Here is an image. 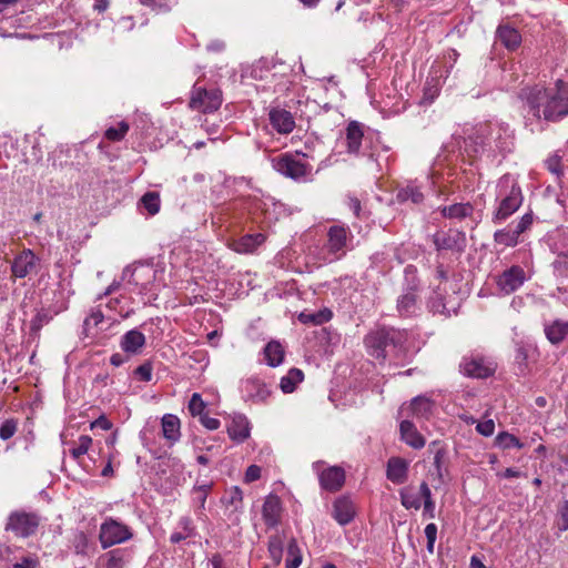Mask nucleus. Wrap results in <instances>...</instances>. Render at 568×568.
I'll list each match as a JSON object with an SVG mask.
<instances>
[{
    "mask_svg": "<svg viewBox=\"0 0 568 568\" xmlns=\"http://www.w3.org/2000/svg\"><path fill=\"white\" fill-rule=\"evenodd\" d=\"M519 99L527 120L557 122L568 115V83L562 80H558L554 88H524Z\"/></svg>",
    "mask_w": 568,
    "mask_h": 568,
    "instance_id": "nucleus-1",
    "label": "nucleus"
},
{
    "mask_svg": "<svg viewBox=\"0 0 568 568\" xmlns=\"http://www.w3.org/2000/svg\"><path fill=\"white\" fill-rule=\"evenodd\" d=\"M496 200L498 205L493 214V222L496 224L507 220L521 206L523 192L513 175L505 174L498 180Z\"/></svg>",
    "mask_w": 568,
    "mask_h": 568,
    "instance_id": "nucleus-2",
    "label": "nucleus"
},
{
    "mask_svg": "<svg viewBox=\"0 0 568 568\" xmlns=\"http://www.w3.org/2000/svg\"><path fill=\"white\" fill-rule=\"evenodd\" d=\"M406 333L394 327H377L371 331L364 338L367 353L378 359L384 361L390 348L402 347L406 342Z\"/></svg>",
    "mask_w": 568,
    "mask_h": 568,
    "instance_id": "nucleus-3",
    "label": "nucleus"
},
{
    "mask_svg": "<svg viewBox=\"0 0 568 568\" xmlns=\"http://www.w3.org/2000/svg\"><path fill=\"white\" fill-rule=\"evenodd\" d=\"M378 142V134L365 130V125L357 121H351L344 135L343 144L346 148V152L355 156H368L374 159L376 153V146L374 143Z\"/></svg>",
    "mask_w": 568,
    "mask_h": 568,
    "instance_id": "nucleus-4",
    "label": "nucleus"
},
{
    "mask_svg": "<svg viewBox=\"0 0 568 568\" xmlns=\"http://www.w3.org/2000/svg\"><path fill=\"white\" fill-rule=\"evenodd\" d=\"M132 538L131 528L113 517H106L100 526L99 541L102 549L126 542Z\"/></svg>",
    "mask_w": 568,
    "mask_h": 568,
    "instance_id": "nucleus-5",
    "label": "nucleus"
},
{
    "mask_svg": "<svg viewBox=\"0 0 568 568\" xmlns=\"http://www.w3.org/2000/svg\"><path fill=\"white\" fill-rule=\"evenodd\" d=\"M272 163L278 173L295 181H303L312 173V165L290 153L273 159Z\"/></svg>",
    "mask_w": 568,
    "mask_h": 568,
    "instance_id": "nucleus-6",
    "label": "nucleus"
},
{
    "mask_svg": "<svg viewBox=\"0 0 568 568\" xmlns=\"http://www.w3.org/2000/svg\"><path fill=\"white\" fill-rule=\"evenodd\" d=\"M349 229L343 225H333L327 231V243L325 250L326 261L338 260L346 254Z\"/></svg>",
    "mask_w": 568,
    "mask_h": 568,
    "instance_id": "nucleus-7",
    "label": "nucleus"
},
{
    "mask_svg": "<svg viewBox=\"0 0 568 568\" xmlns=\"http://www.w3.org/2000/svg\"><path fill=\"white\" fill-rule=\"evenodd\" d=\"M40 519L34 513L13 511L8 518L6 530L18 537H29L37 531Z\"/></svg>",
    "mask_w": 568,
    "mask_h": 568,
    "instance_id": "nucleus-8",
    "label": "nucleus"
},
{
    "mask_svg": "<svg viewBox=\"0 0 568 568\" xmlns=\"http://www.w3.org/2000/svg\"><path fill=\"white\" fill-rule=\"evenodd\" d=\"M222 104V93L217 89L206 90L194 87L190 99L192 110L211 113L216 111Z\"/></svg>",
    "mask_w": 568,
    "mask_h": 568,
    "instance_id": "nucleus-9",
    "label": "nucleus"
},
{
    "mask_svg": "<svg viewBox=\"0 0 568 568\" xmlns=\"http://www.w3.org/2000/svg\"><path fill=\"white\" fill-rule=\"evenodd\" d=\"M322 460L313 463V470L317 474L320 485L323 489L334 493L342 488L345 481V471L338 466L324 468Z\"/></svg>",
    "mask_w": 568,
    "mask_h": 568,
    "instance_id": "nucleus-10",
    "label": "nucleus"
},
{
    "mask_svg": "<svg viewBox=\"0 0 568 568\" xmlns=\"http://www.w3.org/2000/svg\"><path fill=\"white\" fill-rule=\"evenodd\" d=\"M539 357L538 348L530 343H518L515 352V369L518 376L526 377L532 373Z\"/></svg>",
    "mask_w": 568,
    "mask_h": 568,
    "instance_id": "nucleus-11",
    "label": "nucleus"
},
{
    "mask_svg": "<svg viewBox=\"0 0 568 568\" xmlns=\"http://www.w3.org/2000/svg\"><path fill=\"white\" fill-rule=\"evenodd\" d=\"M527 278L521 266L513 265L496 277V285L503 294L508 295L520 288Z\"/></svg>",
    "mask_w": 568,
    "mask_h": 568,
    "instance_id": "nucleus-12",
    "label": "nucleus"
},
{
    "mask_svg": "<svg viewBox=\"0 0 568 568\" xmlns=\"http://www.w3.org/2000/svg\"><path fill=\"white\" fill-rule=\"evenodd\" d=\"M460 372L473 378H487L495 372V365L480 356H466L460 362Z\"/></svg>",
    "mask_w": 568,
    "mask_h": 568,
    "instance_id": "nucleus-13",
    "label": "nucleus"
},
{
    "mask_svg": "<svg viewBox=\"0 0 568 568\" xmlns=\"http://www.w3.org/2000/svg\"><path fill=\"white\" fill-rule=\"evenodd\" d=\"M491 123H483L473 129V132L465 139V151L470 154H478L490 146Z\"/></svg>",
    "mask_w": 568,
    "mask_h": 568,
    "instance_id": "nucleus-14",
    "label": "nucleus"
},
{
    "mask_svg": "<svg viewBox=\"0 0 568 568\" xmlns=\"http://www.w3.org/2000/svg\"><path fill=\"white\" fill-rule=\"evenodd\" d=\"M39 264V257L31 250H23L14 257L11 264L12 275L17 278H24L29 275L37 274Z\"/></svg>",
    "mask_w": 568,
    "mask_h": 568,
    "instance_id": "nucleus-15",
    "label": "nucleus"
},
{
    "mask_svg": "<svg viewBox=\"0 0 568 568\" xmlns=\"http://www.w3.org/2000/svg\"><path fill=\"white\" fill-rule=\"evenodd\" d=\"M241 394L245 402L265 403L271 396L268 386L257 377H248L241 383Z\"/></svg>",
    "mask_w": 568,
    "mask_h": 568,
    "instance_id": "nucleus-16",
    "label": "nucleus"
},
{
    "mask_svg": "<svg viewBox=\"0 0 568 568\" xmlns=\"http://www.w3.org/2000/svg\"><path fill=\"white\" fill-rule=\"evenodd\" d=\"M513 140V131L510 130L508 124L499 122L491 123L489 149L497 150L500 153L510 152L514 145Z\"/></svg>",
    "mask_w": 568,
    "mask_h": 568,
    "instance_id": "nucleus-17",
    "label": "nucleus"
},
{
    "mask_svg": "<svg viewBox=\"0 0 568 568\" xmlns=\"http://www.w3.org/2000/svg\"><path fill=\"white\" fill-rule=\"evenodd\" d=\"M433 243L438 251H463L466 244V237L465 234L459 231H442L433 235Z\"/></svg>",
    "mask_w": 568,
    "mask_h": 568,
    "instance_id": "nucleus-18",
    "label": "nucleus"
},
{
    "mask_svg": "<svg viewBox=\"0 0 568 568\" xmlns=\"http://www.w3.org/2000/svg\"><path fill=\"white\" fill-rule=\"evenodd\" d=\"M272 128L280 134H290L295 128L293 114L282 108H272L268 112Z\"/></svg>",
    "mask_w": 568,
    "mask_h": 568,
    "instance_id": "nucleus-19",
    "label": "nucleus"
},
{
    "mask_svg": "<svg viewBox=\"0 0 568 568\" xmlns=\"http://www.w3.org/2000/svg\"><path fill=\"white\" fill-rule=\"evenodd\" d=\"M262 517L267 528L276 527L282 517V503L276 495H268L262 507Z\"/></svg>",
    "mask_w": 568,
    "mask_h": 568,
    "instance_id": "nucleus-20",
    "label": "nucleus"
},
{
    "mask_svg": "<svg viewBox=\"0 0 568 568\" xmlns=\"http://www.w3.org/2000/svg\"><path fill=\"white\" fill-rule=\"evenodd\" d=\"M386 477L396 485L406 483L408 478V462L400 457H390L387 460Z\"/></svg>",
    "mask_w": 568,
    "mask_h": 568,
    "instance_id": "nucleus-21",
    "label": "nucleus"
},
{
    "mask_svg": "<svg viewBox=\"0 0 568 568\" xmlns=\"http://www.w3.org/2000/svg\"><path fill=\"white\" fill-rule=\"evenodd\" d=\"M419 295L413 291H403L397 297L396 310L399 316L410 317L419 311Z\"/></svg>",
    "mask_w": 568,
    "mask_h": 568,
    "instance_id": "nucleus-22",
    "label": "nucleus"
},
{
    "mask_svg": "<svg viewBox=\"0 0 568 568\" xmlns=\"http://www.w3.org/2000/svg\"><path fill=\"white\" fill-rule=\"evenodd\" d=\"M333 517L342 526L349 524L355 517V506L348 497H339L333 504Z\"/></svg>",
    "mask_w": 568,
    "mask_h": 568,
    "instance_id": "nucleus-23",
    "label": "nucleus"
},
{
    "mask_svg": "<svg viewBox=\"0 0 568 568\" xmlns=\"http://www.w3.org/2000/svg\"><path fill=\"white\" fill-rule=\"evenodd\" d=\"M250 422L246 416L236 414L227 424L229 436L239 443H243L250 436Z\"/></svg>",
    "mask_w": 568,
    "mask_h": 568,
    "instance_id": "nucleus-24",
    "label": "nucleus"
},
{
    "mask_svg": "<svg viewBox=\"0 0 568 568\" xmlns=\"http://www.w3.org/2000/svg\"><path fill=\"white\" fill-rule=\"evenodd\" d=\"M145 345V336L136 328L128 331L120 341L121 349L128 354H140Z\"/></svg>",
    "mask_w": 568,
    "mask_h": 568,
    "instance_id": "nucleus-25",
    "label": "nucleus"
},
{
    "mask_svg": "<svg viewBox=\"0 0 568 568\" xmlns=\"http://www.w3.org/2000/svg\"><path fill=\"white\" fill-rule=\"evenodd\" d=\"M162 435L170 446L181 438V422L173 414H165L161 419Z\"/></svg>",
    "mask_w": 568,
    "mask_h": 568,
    "instance_id": "nucleus-26",
    "label": "nucleus"
},
{
    "mask_svg": "<svg viewBox=\"0 0 568 568\" xmlns=\"http://www.w3.org/2000/svg\"><path fill=\"white\" fill-rule=\"evenodd\" d=\"M425 199L422 185L416 181H409L406 185L399 187L396 193V200L399 203L410 202L413 204H420Z\"/></svg>",
    "mask_w": 568,
    "mask_h": 568,
    "instance_id": "nucleus-27",
    "label": "nucleus"
},
{
    "mask_svg": "<svg viewBox=\"0 0 568 568\" xmlns=\"http://www.w3.org/2000/svg\"><path fill=\"white\" fill-rule=\"evenodd\" d=\"M402 439L412 448L420 449L425 446L424 436L417 430L410 420H403L399 425Z\"/></svg>",
    "mask_w": 568,
    "mask_h": 568,
    "instance_id": "nucleus-28",
    "label": "nucleus"
},
{
    "mask_svg": "<svg viewBox=\"0 0 568 568\" xmlns=\"http://www.w3.org/2000/svg\"><path fill=\"white\" fill-rule=\"evenodd\" d=\"M496 38L507 50L510 51L519 48L521 43V36L519 31L509 24H500L496 30Z\"/></svg>",
    "mask_w": 568,
    "mask_h": 568,
    "instance_id": "nucleus-29",
    "label": "nucleus"
},
{
    "mask_svg": "<svg viewBox=\"0 0 568 568\" xmlns=\"http://www.w3.org/2000/svg\"><path fill=\"white\" fill-rule=\"evenodd\" d=\"M545 334L551 344H559L568 336V321L556 320L545 326Z\"/></svg>",
    "mask_w": 568,
    "mask_h": 568,
    "instance_id": "nucleus-30",
    "label": "nucleus"
},
{
    "mask_svg": "<svg viewBox=\"0 0 568 568\" xmlns=\"http://www.w3.org/2000/svg\"><path fill=\"white\" fill-rule=\"evenodd\" d=\"M435 407L434 402L426 396H416L410 402V409L417 418H428Z\"/></svg>",
    "mask_w": 568,
    "mask_h": 568,
    "instance_id": "nucleus-31",
    "label": "nucleus"
},
{
    "mask_svg": "<svg viewBox=\"0 0 568 568\" xmlns=\"http://www.w3.org/2000/svg\"><path fill=\"white\" fill-rule=\"evenodd\" d=\"M178 529L176 531L172 532L170 536V541L172 544H179L183 540H185L189 537L194 536L195 534V527L193 525V521L190 517H182L178 523Z\"/></svg>",
    "mask_w": 568,
    "mask_h": 568,
    "instance_id": "nucleus-32",
    "label": "nucleus"
},
{
    "mask_svg": "<svg viewBox=\"0 0 568 568\" xmlns=\"http://www.w3.org/2000/svg\"><path fill=\"white\" fill-rule=\"evenodd\" d=\"M474 207L470 203H455L443 206L440 212L444 217L462 220L473 214Z\"/></svg>",
    "mask_w": 568,
    "mask_h": 568,
    "instance_id": "nucleus-33",
    "label": "nucleus"
},
{
    "mask_svg": "<svg viewBox=\"0 0 568 568\" xmlns=\"http://www.w3.org/2000/svg\"><path fill=\"white\" fill-rule=\"evenodd\" d=\"M264 356L268 366L276 367L284 359V348L278 342L272 341L264 347Z\"/></svg>",
    "mask_w": 568,
    "mask_h": 568,
    "instance_id": "nucleus-34",
    "label": "nucleus"
},
{
    "mask_svg": "<svg viewBox=\"0 0 568 568\" xmlns=\"http://www.w3.org/2000/svg\"><path fill=\"white\" fill-rule=\"evenodd\" d=\"M333 313L328 308H323L317 312H302L298 315V321L303 324L321 325L328 322Z\"/></svg>",
    "mask_w": 568,
    "mask_h": 568,
    "instance_id": "nucleus-35",
    "label": "nucleus"
},
{
    "mask_svg": "<svg viewBox=\"0 0 568 568\" xmlns=\"http://www.w3.org/2000/svg\"><path fill=\"white\" fill-rule=\"evenodd\" d=\"M222 503L226 507H232V513H240L243 508V493L237 486H233L226 490Z\"/></svg>",
    "mask_w": 568,
    "mask_h": 568,
    "instance_id": "nucleus-36",
    "label": "nucleus"
},
{
    "mask_svg": "<svg viewBox=\"0 0 568 568\" xmlns=\"http://www.w3.org/2000/svg\"><path fill=\"white\" fill-rule=\"evenodd\" d=\"M303 372L298 368H291L288 373L281 378L280 387L283 393L294 392L296 385L303 381Z\"/></svg>",
    "mask_w": 568,
    "mask_h": 568,
    "instance_id": "nucleus-37",
    "label": "nucleus"
},
{
    "mask_svg": "<svg viewBox=\"0 0 568 568\" xmlns=\"http://www.w3.org/2000/svg\"><path fill=\"white\" fill-rule=\"evenodd\" d=\"M419 495L424 499L423 516L428 519L435 518V503L432 498L430 488L425 481L419 486Z\"/></svg>",
    "mask_w": 568,
    "mask_h": 568,
    "instance_id": "nucleus-38",
    "label": "nucleus"
},
{
    "mask_svg": "<svg viewBox=\"0 0 568 568\" xmlns=\"http://www.w3.org/2000/svg\"><path fill=\"white\" fill-rule=\"evenodd\" d=\"M496 445L501 449L518 448L521 449L525 445L515 435L508 432L499 433L495 438Z\"/></svg>",
    "mask_w": 568,
    "mask_h": 568,
    "instance_id": "nucleus-39",
    "label": "nucleus"
},
{
    "mask_svg": "<svg viewBox=\"0 0 568 568\" xmlns=\"http://www.w3.org/2000/svg\"><path fill=\"white\" fill-rule=\"evenodd\" d=\"M519 236L513 227L498 230L494 234V240L496 243L504 246H516L518 244Z\"/></svg>",
    "mask_w": 568,
    "mask_h": 568,
    "instance_id": "nucleus-40",
    "label": "nucleus"
},
{
    "mask_svg": "<svg viewBox=\"0 0 568 568\" xmlns=\"http://www.w3.org/2000/svg\"><path fill=\"white\" fill-rule=\"evenodd\" d=\"M302 562V555L297 541L293 538L287 545L286 568H298Z\"/></svg>",
    "mask_w": 568,
    "mask_h": 568,
    "instance_id": "nucleus-41",
    "label": "nucleus"
},
{
    "mask_svg": "<svg viewBox=\"0 0 568 568\" xmlns=\"http://www.w3.org/2000/svg\"><path fill=\"white\" fill-rule=\"evenodd\" d=\"M283 542L284 537L276 534L270 537L268 539V552L271 558L275 561V564H280L283 556Z\"/></svg>",
    "mask_w": 568,
    "mask_h": 568,
    "instance_id": "nucleus-42",
    "label": "nucleus"
},
{
    "mask_svg": "<svg viewBox=\"0 0 568 568\" xmlns=\"http://www.w3.org/2000/svg\"><path fill=\"white\" fill-rule=\"evenodd\" d=\"M140 203L151 215H154L160 211L161 200L156 192H146L141 197Z\"/></svg>",
    "mask_w": 568,
    "mask_h": 568,
    "instance_id": "nucleus-43",
    "label": "nucleus"
},
{
    "mask_svg": "<svg viewBox=\"0 0 568 568\" xmlns=\"http://www.w3.org/2000/svg\"><path fill=\"white\" fill-rule=\"evenodd\" d=\"M405 283L403 291H413L418 293L419 281L417 277V270L413 265H407L404 270Z\"/></svg>",
    "mask_w": 568,
    "mask_h": 568,
    "instance_id": "nucleus-44",
    "label": "nucleus"
},
{
    "mask_svg": "<svg viewBox=\"0 0 568 568\" xmlns=\"http://www.w3.org/2000/svg\"><path fill=\"white\" fill-rule=\"evenodd\" d=\"M400 495V501L402 505L406 509H415L418 510L422 507V496H418L417 494H414L409 491L408 489L404 488L399 491Z\"/></svg>",
    "mask_w": 568,
    "mask_h": 568,
    "instance_id": "nucleus-45",
    "label": "nucleus"
},
{
    "mask_svg": "<svg viewBox=\"0 0 568 568\" xmlns=\"http://www.w3.org/2000/svg\"><path fill=\"white\" fill-rule=\"evenodd\" d=\"M105 321L103 313L100 310H93L90 315L84 320V329L88 334H93L94 328H99Z\"/></svg>",
    "mask_w": 568,
    "mask_h": 568,
    "instance_id": "nucleus-46",
    "label": "nucleus"
},
{
    "mask_svg": "<svg viewBox=\"0 0 568 568\" xmlns=\"http://www.w3.org/2000/svg\"><path fill=\"white\" fill-rule=\"evenodd\" d=\"M92 444V438L88 435H81L74 447L70 449V454L74 459H79L85 455Z\"/></svg>",
    "mask_w": 568,
    "mask_h": 568,
    "instance_id": "nucleus-47",
    "label": "nucleus"
},
{
    "mask_svg": "<svg viewBox=\"0 0 568 568\" xmlns=\"http://www.w3.org/2000/svg\"><path fill=\"white\" fill-rule=\"evenodd\" d=\"M108 561L105 568H124L126 559L125 552L121 549L111 550L106 554Z\"/></svg>",
    "mask_w": 568,
    "mask_h": 568,
    "instance_id": "nucleus-48",
    "label": "nucleus"
},
{
    "mask_svg": "<svg viewBox=\"0 0 568 568\" xmlns=\"http://www.w3.org/2000/svg\"><path fill=\"white\" fill-rule=\"evenodd\" d=\"M128 131L129 124L125 121H121L116 128L111 126L105 131V138L113 142L121 141Z\"/></svg>",
    "mask_w": 568,
    "mask_h": 568,
    "instance_id": "nucleus-49",
    "label": "nucleus"
},
{
    "mask_svg": "<svg viewBox=\"0 0 568 568\" xmlns=\"http://www.w3.org/2000/svg\"><path fill=\"white\" fill-rule=\"evenodd\" d=\"M552 267L557 275L567 277L568 276V253L558 254L552 262Z\"/></svg>",
    "mask_w": 568,
    "mask_h": 568,
    "instance_id": "nucleus-50",
    "label": "nucleus"
},
{
    "mask_svg": "<svg viewBox=\"0 0 568 568\" xmlns=\"http://www.w3.org/2000/svg\"><path fill=\"white\" fill-rule=\"evenodd\" d=\"M18 428V423L16 419L10 418L4 420L0 426V438L2 440H8L16 434Z\"/></svg>",
    "mask_w": 568,
    "mask_h": 568,
    "instance_id": "nucleus-51",
    "label": "nucleus"
},
{
    "mask_svg": "<svg viewBox=\"0 0 568 568\" xmlns=\"http://www.w3.org/2000/svg\"><path fill=\"white\" fill-rule=\"evenodd\" d=\"M211 489V484L196 486L193 489V494L195 495L194 499L197 503L199 509L204 510L206 497Z\"/></svg>",
    "mask_w": 568,
    "mask_h": 568,
    "instance_id": "nucleus-52",
    "label": "nucleus"
},
{
    "mask_svg": "<svg viewBox=\"0 0 568 568\" xmlns=\"http://www.w3.org/2000/svg\"><path fill=\"white\" fill-rule=\"evenodd\" d=\"M205 403L203 402L200 394L194 393L189 402V410L193 416H202L205 409Z\"/></svg>",
    "mask_w": 568,
    "mask_h": 568,
    "instance_id": "nucleus-53",
    "label": "nucleus"
},
{
    "mask_svg": "<svg viewBox=\"0 0 568 568\" xmlns=\"http://www.w3.org/2000/svg\"><path fill=\"white\" fill-rule=\"evenodd\" d=\"M429 308L434 313L438 314H446L448 313V310L446 307V304L443 301V297L439 293L434 292V296L429 298Z\"/></svg>",
    "mask_w": 568,
    "mask_h": 568,
    "instance_id": "nucleus-54",
    "label": "nucleus"
},
{
    "mask_svg": "<svg viewBox=\"0 0 568 568\" xmlns=\"http://www.w3.org/2000/svg\"><path fill=\"white\" fill-rule=\"evenodd\" d=\"M425 536H426V539H427V551L429 554H433L434 552V547H435V541H436V538H437V526L433 523L428 524L426 527H425Z\"/></svg>",
    "mask_w": 568,
    "mask_h": 568,
    "instance_id": "nucleus-55",
    "label": "nucleus"
},
{
    "mask_svg": "<svg viewBox=\"0 0 568 568\" xmlns=\"http://www.w3.org/2000/svg\"><path fill=\"white\" fill-rule=\"evenodd\" d=\"M532 221V214L526 213L520 217V220L516 223L513 230L515 231V233H517L518 236H520V234H523L531 226Z\"/></svg>",
    "mask_w": 568,
    "mask_h": 568,
    "instance_id": "nucleus-56",
    "label": "nucleus"
},
{
    "mask_svg": "<svg viewBox=\"0 0 568 568\" xmlns=\"http://www.w3.org/2000/svg\"><path fill=\"white\" fill-rule=\"evenodd\" d=\"M557 527L559 531L568 530V500L562 504L558 511Z\"/></svg>",
    "mask_w": 568,
    "mask_h": 568,
    "instance_id": "nucleus-57",
    "label": "nucleus"
},
{
    "mask_svg": "<svg viewBox=\"0 0 568 568\" xmlns=\"http://www.w3.org/2000/svg\"><path fill=\"white\" fill-rule=\"evenodd\" d=\"M152 365L146 362L140 366H138L134 371L135 376L143 382H150L152 379Z\"/></svg>",
    "mask_w": 568,
    "mask_h": 568,
    "instance_id": "nucleus-58",
    "label": "nucleus"
},
{
    "mask_svg": "<svg viewBox=\"0 0 568 568\" xmlns=\"http://www.w3.org/2000/svg\"><path fill=\"white\" fill-rule=\"evenodd\" d=\"M546 165L551 173L556 174L557 176L561 175V158L559 155L555 154L549 156L546 161Z\"/></svg>",
    "mask_w": 568,
    "mask_h": 568,
    "instance_id": "nucleus-59",
    "label": "nucleus"
},
{
    "mask_svg": "<svg viewBox=\"0 0 568 568\" xmlns=\"http://www.w3.org/2000/svg\"><path fill=\"white\" fill-rule=\"evenodd\" d=\"M476 430L485 436V437H489L494 434L495 432V423L493 419H486L484 422H479L477 425H476Z\"/></svg>",
    "mask_w": 568,
    "mask_h": 568,
    "instance_id": "nucleus-60",
    "label": "nucleus"
},
{
    "mask_svg": "<svg viewBox=\"0 0 568 568\" xmlns=\"http://www.w3.org/2000/svg\"><path fill=\"white\" fill-rule=\"evenodd\" d=\"M51 318L52 317L48 314V312H39L32 321V329H39L43 324L49 323Z\"/></svg>",
    "mask_w": 568,
    "mask_h": 568,
    "instance_id": "nucleus-61",
    "label": "nucleus"
},
{
    "mask_svg": "<svg viewBox=\"0 0 568 568\" xmlns=\"http://www.w3.org/2000/svg\"><path fill=\"white\" fill-rule=\"evenodd\" d=\"M261 477V468L256 465H251L245 471V481L252 483Z\"/></svg>",
    "mask_w": 568,
    "mask_h": 568,
    "instance_id": "nucleus-62",
    "label": "nucleus"
},
{
    "mask_svg": "<svg viewBox=\"0 0 568 568\" xmlns=\"http://www.w3.org/2000/svg\"><path fill=\"white\" fill-rule=\"evenodd\" d=\"M201 423L202 425L210 429V430H215L220 427V420L217 418H214V417H210L207 415H202L201 416Z\"/></svg>",
    "mask_w": 568,
    "mask_h": 568,
    "instance_id": "nucleus-63",
    "label": "nucleus"
},
{
    "mask_svg": "<svg viewBox=\"0 0 568 568\" xmlns=\"http://www.w3.org/2000/svg\"><path fill=\"white\" fill-rule=\"evenodd\" d=\"M38 560L32 557H24L20 561L16 562L12 568H36Z\"/></svg>",
    "mask_w": 568,
    "mask_h": 568,
    "instance_id": "nucleus-64",
    "label": "nucleus"
}]
</instances>
